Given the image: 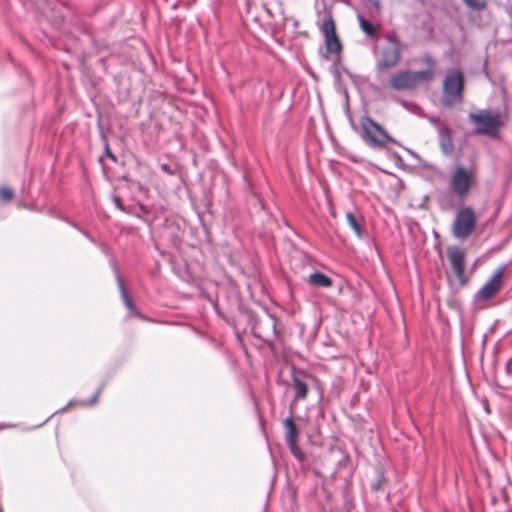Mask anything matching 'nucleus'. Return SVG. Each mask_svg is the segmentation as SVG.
I'll return each mask as SVG.
<instances>
[{
    "label": "nucleus",
    "mask_w": 512,
    "mask_h": 512,
    "mask_svg": "<svg viewBox=\"0 0 512 512\" xmlns=\"http://www.w3.org/2000/svg\"><path fill=\"white\" fill-rule=\"evenodd\" d=\"M346 220L349 227L354 231L358 238H362L363 229L361 225V221L358 217H356L353 213L348 212L346 214Z\"/></svg>",
    "instance_id": "nucleus-19"
},
{
    "label": "nucleus",
    "mask_w": 512,
    "mask_h": 512,
    "mask_svg": "<svg viewBox=\"0 0 512 512\" xmlns=\"http://www.w3.org/2000/svg\"><path fill=\"white\" fill-rule=\"evenodd\" d=\"M439 145L444 154L450 155L453 152L454 145L452 142L451 131L447 127L439 130Z\"/></svg>",
    "instance_id": "nucleus-12"
},
{
    "label": "nucleus",
    "mask_w": 512,
    "mask_h": 512,
    "mask_svg": "<svg viewBox=\"0 0 512 512\" xmlns=\"http://www.w3.org/2000/svg\"><path fill=\"white\" fill-rule=\"evenodd\" d=\"M388 479L382 472H379L371 483V490L375 493L385 492L388 486Z\"/></svg>",
    "instance_id": "nucleus-18"
},
{
    "label": "nucleus",
    "mask_w": 512,
    "mask_h": 512,
    "mask_svg": "<svg viewBox=\"0 0 512 512\" xmlns=\"http://www.w3.org/2000/svg\"><path fill=\"white\" fill-rule=\"evenodd\" d=\"M434 76L433 69L421 71L401 70L391 75L388 87L394 91L414 90L421 84L430 82Z\"/></svg>",
    "instance_id": "nucleus-1"
},
{
    "label": "nucleus",
    "mask_w": 512,
    "mask_h": 512,
    "mask_svg": "<svg viewBox=\"0 0 512 512\" xmlns=\"http://www.w3.org/2000/svg\"><path fill=\"white\" fill-rule=\"evenodd\" d=\"M293 384L296 391L295 399L296 400H304L308 395V386L307 384L299 379L298 377H293Z\"/></svg>",
    "instance_id": "nucleus-16"
},
{
    "label": "nucleus",
    "mask_w": 512,
    "mask_h": 512,
    "mask_svg": "<svg viewBox=\"0 0 512 512\" xmlns=\"http://www.w3.org/2000/svg\"><path fill=\"white\" fill-rule=\"evenodd\" d=\"M288 445H289V448L291 450V453L294 455V457L296 459H298L299 461H303L305 459V454L299 448V446L297 445L296 441L289 442Z\"/></svg>",
    "instance_id": "nucleus-21"
},
{
    "label": "nucleus",
    "mask_w": 512,
    "mask_h": 512,
    "mask_svg": "<svg viewBox=\"0 0 512 512\" xmlns=\"http://www.w3.org/2000/svg\"><path fill=\"white\" fill-rule=\"evenodd\" d=\"M469 120L475 125L476 134L494 137L505 125L506 116L500 112L485 109L470 113Z\"/></svg>",
    "instance_id": "nucleus-2"
},
{
    "label": "nucleus",
    "mask_w": 512,
    "mask_h": 512,
    "mask_svg": "<svg viewBox=\"0 0 512 512\" xmlns=\"http://www.w3.org/2000/svg\"><path fill=\"white\" fill-rule=\"evenodd\" d=\"M254 333L262 338L268 339L276 335V319L270 315L256 320L253 326Z\"/></svg>",
    "instance_id": "nucleus-11"
},
{
    "label": "nucleus",
    "mask_w": 512,
    "mask_h": 512,
    "mask_svg": "<svg viewBox=\"0 0 512 512\" xmlns=\"http://www.w3.org/2000/svg\"><path fill=\"white\" fill-rule=\"evenodd\" d=\"M360 127L362 131V139L373 148H384L390 143H394V139L389 133L376 121L368 116L360 119Z\"/></svg>",
    "instance_id": "nucleus-5"
},
{
    "label": "nucleus",
    "mask_w": 512,
    "mask_h": 512,
    "mask_svg": "<svg viewBox=\"0 0 512 512\" xmlns=\"http://www.w3.org/2000/svg\"><path fill=\"white\" fill-rule=\"evenodd\" d=\"M505 271V266H501L495 271L493 276L477 291V300L488 301L500 292L504 284Z\"/></svg>",
    "instance_id": "nucleus-8"
},
{
    "label": "nucleus",
    "mask_w": 512,
    "mask_h": 512,
    "mask_svg": "<svg viewBox=\"0 0 512 512\" xmlns=\"http://www.w3.org/2000/svg\"><path fill=\"white\" fill-rule=\"evenodd\" d=\"M465 5L474 11H483L487 7V0H463Z\"/></svg>",
    "instance_id": "nucleus-20"
},
{
    "label": "nucleus",
    "mask_w": 512,
    "mask_h": 512,
    "mask_svg": "<svg viewBox=\"0 0 512 512\" xmlns=\"http://www.w3.org/2000/svg\"><path fill=\"white\" fill-rule=\"evenodd\" d=\"M447 257L450 266L462 286L467 284V278L465 276V253L459 247H450L447 250Z\"/></svg>",
    "instance_id": "nucleus-10"
},
{
    "label": "nucleus",
    "mask_w": 512,
    "mask_h": 512,
    "mask_svg": "<svg viewBox=\"0 0 512 512\" xmlns=\"http://www.w3.org/2000/svg\"><path fill=\"white\" fill-rule=\"evenodd\" d=\"M424 61H425V63H427L430 66L435 65V60L433 59V57H431L429 55L425 56Z\"/></svg>",
    "instance_id": "nucleus-24"
},
{
    "label": "nucleus",
    "mask_w": 512,
    "mask_h": 512,
    "mask_svg": "<svg viewBox=\"0 0 512 512\" xmlns=\"http://www.w3.org/2000/svg\"><path fill=\"white\" fill-rule=\"evenodd\" d=\"M308 282L313 286L322 288H329L333 284L332 279L321 272H314L310 274Z\"/></svg>",
    "instance_id": "nucleus-15"
},
{
    "label": "nucleus",
    "mask_w": 512,
    "mask_h": 512,
    "mask_svg": "<svg viewBox=\"0 0 512 512\" xmlns=\"http://www.w3.org/2000/svg\"><path fill=\"white\" fill-rule=\"evenodd\" d=\"M359 27L363 33L368 37L375 39L378 37L379 26L373 25L369 20L364 18L362 15L357 16Z\"/></svg>",
    "instance_id": "nucleus-14"
},
{
    "label": "nucleus",
    "mask_w": 512,
    "mask_h": 512,
    "mask_svg": "<svg viewBox=\"0 0 512 512\" xmlns=\"http://www.w3.org/2000/svg\"><path fill=\"white\" fill-rule=\"evenodd\" d=\"M14 192L11 188L7 186L0 187V199L6 202H9L13 199Z\"/></svg>",
    "instance_id": "nucleus-22"
},
{
    "label": "nucleus",
    "mask_w": 512,
    "mask_h": 512,
    "mask_svg": "<svg viewBox=\"0 0 512 512\" xmlns=\"http://www.w3.org/2000/svg\"><path fill=\"white\" fill-rule=\"evenodd\" d=\"M284 426L286 429V440L287 443L294 442L297 440L298 429L292 418H286L284 420Z\"/></svg>",
    "instance_id": "nucleus-17"
},
{
    "label": "nucleus",
    "mask_w": 512,
    "mask_h": 512,
    "mask_svg": "<svg viewBox=\"0 0 512 512\" xmlns=\"http://www.w3.org/2000/svg\"><path fill=\"white\" fill-rule=\"evenodd\" d=\"M321 30L325 37L326 50L329 53L339 55L342 51V43L337 35L335 21L331 15L324 20Z\"/></svg>",
    "instance_id": "nucleus-9"
},
{
    "label": "nucleus",
    "mask_w": 512,
    "mask_h": 512,
    "mask_svg": "<svg viewBox=\"0 0 512 512\" xmlns=\"http://www.w3.org/2000/svg\"><path fill=\"white\" fill-rule=\"evenodd\" d=\"M401 61V49L395 40H389V44L382 48L377 61V71L383 72L395 68Z\"/></svg>",
    "instance_id": "nucleus-7"
},
{
    "label": "nucleus",
    "mask_w": 512,
    "mask_h": 512,
    "mask_svg": "<svg viewBox=\"0 0 512 512\" xmlns=\"http://www.w3.org/2000/svg\"><path fill=\"white\" fill-rule=\"evenodd\" d=\"M477 183V171L474 167L465 168L457 165L451 174L449 187L459 200H465Z\"/></svg>",
    "instance_id": "nucleus-3"
},
{
    "label": "nucleus",
    "mask_w": 512,
    "mask_h": 512,
    "mask_svg": "<svg viewBox=\"0 0 512 512\" xmlns=\"http://www.w3.org/2000/svg\"><path fill=\"white\" fill-rule=\"evenodd\" d=\"M464 76L457 69H450L446 72L443 81V94L441 103L445 107H453L463 102Z\"/></svg>",
    "instance_id": "nucleus-4"
},
{
    "label": "nucleus",
    "mask_w": 512,
    "mask_h": 512,
    "mask_svg": "<svg viewBox=\"0 0 512 512\" xmlns=\"http://www.w3.org/2000/svg\"><path fill=\"white\" fill-rule=\"evenodd\" d=\"M105 155L110 158L113 162H117V157L110 150L109 144L106 142L105 144Z\"/></svg>",
    "instance_id": "nucleus-23"
},
{
    "label": "nucleus",
    "mask_w": 512,
    "mask_h": 512,
    "mask_svg": "<svg viewBox=\"0 0 512 512\" xmlns=\"http://www.w3.org/2000/svg\"><path fill=\"white\" fill-rule=\"evenodd\" d=\"M118 286L120 289V293H121L123 302H124L126 308L129 310L130 314L132 316L141 317L139 311L137 310L136 306L134 305L131 297L129 296V294L127 292L124 281L121 278H118Z\"/></svg>",
    "instance_id": "nucleus-13"
},
{
    "label": "nucleus",
    "mask_w": 512,
    "mask_h": 512,
    "mask_svg": "<svg viewBox=\"0 0 512 512\" xmlns=\"http://www.w3.org/2000/svg\"><path fill=\"white\" fill-rule=\"evenodd\" d=\"M162 169L164 171H169L168 165H166V164L162 165Z\"/></svg>",
    "instance_id": "nucleus-25"
},
{
    "label": "nucleus",
    "mask_w": 512,
    "mask_h": 512,
    "mask_svg": "<svg viewBox=\"0 0 512 512\" xmlns=\"http://www.w3.org/2000/svg\"><path fill=\"white\" fill-rule=\"evenodd\" d=\"M477 216L473 208L463 207L455 215L452 233L458 239H467L475 230Z\"/></svg>",
    "instance_id": "nucleus-6"
}]
</instances>
